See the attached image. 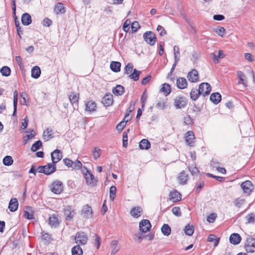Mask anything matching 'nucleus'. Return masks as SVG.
Returning a JSON list of instances; mask_svg holds the SVG:
<instances>
[{"label": "nucleus", "instance_id": "nucleus-64", "mask_svg": "<svg viewBox=\"0 0 255 255\" xmlns=\"http://www.w3.org/2000/svg\"><path fill=\"white\" fill-rule=\"evenodd\" d=\"M52 21L48 18H45L43 20V25L45 26H49L52 24Z\"/></svg>", "mask_w": 255, "mask_h": 255}, {"label": "nucleus", "instance_id": "nucleus-20", "mask_svg": "<svg viewBox=\"0 0 255 255\" xmlns=\"http://www.w3.org/2000/svg\"><path fill=\"white\" fill-rule=\"evenodd\" d=\"M142 209L139 206L132 208L130 211L131 215L135 218L139 217L142 213Z\"/></svg>", "mask_w": 255, "mask_h": 255}, {"label": "nucleus", "instance_id": "nucleus-19", "mask_svg": "<svg viewBox=\"0 0 255 255\" xmlns=\"http://www.w3.org/2000/svg\"><path fill=\"white\" fill-rule=\"evenodd\" d=\"M18 203L16 198H12L10 200L8 209L11 212H15L17 210Z\"/></svg>", "mask_w": 255, "mask_h": 255}, {"label": "nucleus", "instance_id": "nucleus-21", "mask_svg": "<svg viewBox=\"0 0 255 255\" xmlns=\"http://www.w3.org/2000/svg\"><path fill=\"white\" fill-rule=\"evenodd\" d=\"M21 22L24 25H29L32 22L31 17L28 13H24L21 16Z\"/></svg>", "mask_w": 255, "mask_h": 255}, {"label": "nucleus", "instance_id": "nucleus-33", "mask_svg": "<svg viewBox=\"0 0 255 255\" xmlns=\"http://www.w3.org/2000/svg\"><path fill=\"white\" fill-rule=\"evenodd\" d=\"M49 224L52 227H56L59 225L57 217L53 215L49 218Z\"/></svg>", "mask_w": 255, "mask_h": 255}, {"label": "nucleus", "instance_id": "nucleus-16", "mask_svg": "<svg viewBox=\"0 0 255 255\" xmlns=\"http://www.w3.org/2000/svg\"><path fill=\"white\" fill-rule=\"evenodd\" d=\"M102 103L105 106H110L113 103V97L111 94H106L102 99Z\"/></svg>", "mask_w": 255, "mask_h": 255}, {"label": "nucleus", "instance_id": "nucleus-13", "mask_svg": "<svg viewBox=\"0 0 255 255\" xmlns=\"http://www.w3.org/2000/svg\"><path fill=\"white\" fill-rule=\"evenodd\" d=\"M185 141L188 145L192 146V143L194 142L195 136L192 131H188L185 133Z\"/></svg>", "mask_w": 255, "mask_h": 255}, {"label": "nucleus", "instance_id": "nucleus-54", "mask_svg": "<svg viewBox=\"0 0 255 255\" xmlns=\"http://www.w3.org/2000/svg\"><path fill=\"white\" fill-rule=\"evenodd\" d=\"M130 24H131V22L129 19H127L125 21V22L123 24V29L124 30V31H125V32L128 31V30L129 29V26L130 25Z\"/></svg>", "mask_w": 255, "mask_h": 255}, {"label": "nucleus", "instance_id": "nucleus-27", "mask_svg": "<svg viewBox=\"0 0 255 255\" xmlns=\"http://www.w3.org/2000/svg\"><path fill=\"white\" fill-rule=\"evenodd\" d=\"M86 110L90 112H94L96 110V104L92 101H88L86 104Z\"/></svg>", "mask_w": 255, "mask_h": 255}, {"label": "nucleus", "instance_id": "nucleus-42", "mask_svg": "<svg viewBox=\"0 0 255 255\" xmlns=\"http://www.w3.org/2000/svg\"><path fill=\"white\" fill-rule=\"evenodd\" d=\"M102 151L98 147H95L93 149V155L95 159L98 158L101 155Z\"/></svg>", "mask_w": 255, "mask_h": 255}, {"label": "nucleus", "instance_id": "nucleus-26", "mask_svg": "<svg viewBox=\"0 0 255 255\" xmlns=\"http://www.w3.org/2000/svg\"><path fill=\"white\" fill-rule=\"evenodd\" d=\"M160 91L163 93L165 96H168L171 91L170 86L166 83L162 84Z\"/></svg>", "mask_w": 255, "mask_h": 255}, {"label": "nucleus", "instance_id": "nucleus-40", "mask_svg": "<svg viewBox=\"0 0 255 255\" xmlns=\"http://www.w3.org/2000/svg\"><path fill=\"white\" fill-rule=\"evenodd\" d=\"M170 196L171 199H172L173 202L178 201L181 200L180 194L176 191L171 192Z\"/></svg>", "mask_w": 255, "mask_h": 255}, {"label": "nucleus", "instance_id": "nucleus-60", "mask_svg": "<svg viewBox=\"0 0 255 255\" xmlns=\"http://www.w3.org/2000/svg\"><path fill=\"white\" fill-rule=\"evenodd\" d=\"M245 200L241 198H238L235 201L236 206L239 208L241 207L242 205L244 204Z\"/></svg>", "mask_w": 255, "mask_h": 255}, {"label": "nucleus", "instance_id": "nucleus-31", "mask_svg": "<svg viewBox=\"0 0 255 255\" xmlns=\"http://www.w3.org/2000/svg\"><path fill=\"white\" fill-rule=\"evenodd\" d=\"M54 11L56 14H63L65 12V9L63 4L61 2L57 3L55 7Z\"/></svg>", "mask_w": 255, "mask_h": 255}, {"label": "nucleus", "instance_id": "nucleus-8", "mask_svg": "<svg viewBox=\"0 0 255 255\" xmlns=\"http://www.w3.org/2000/svg\"><path fill=\"white\" fill-rule=\"evenodd\" d=\"M139 230L142 233H146L150 230L151 224L149 220L143 219L139 223Z\"/></svg>", "mask_w": 255, "mask_h": 255}, {"label": "nucleus", "instance_id": "nucleus-59", "mask_svg": "<svg viewBox=\"0 0 255 255\" xmlns=\"http://www.w3.org/2000/svg\"><path fill=\"white\" fill-rule=\"evenodd\" d=\"M216 217L217 216L215 213H212L208 216L207 218V221L209 223H212L215 221Z\"/></svg>", "mask_w": 255, "mask_h": 255}, {"label": "nucleus", "instance_id": "nucleus-39", "mask_svg": "<svg viewBox=\"0 0 255 255\" xmlns=\"http://www.w3.org/2000/svg\"><path fill=\"white\" fill-rule=\"evenodd\" d=\"M178 179L180 184H185L188 179V175L185 173V171H183L180 173Z\"/></svg>", "mask_w": 255, "mask_h": 255}, {"label": "nucleus", "instance_id": "nucleus-62", "mask_svg": "<svg viewBox=\"0 0 255 255\" xmlns=\"http://www.w3.org/2000/svg\"><path fill=\"white\" fill-rule=\"evenodd\" d=\"M192 119L190 116L188 115L184 118V123L185 125H189L192 123Z\"/></svg>", "mask_w": 255, "mask_h": 255}, {"label": "nucleus", "instance_id": "nucleus-23", "mask_svg": "<svg viewBox=\"0 0 255 255\" xmlns=\"http://www.w3.org/2000/svg\"><path fill=\"white\" fill-rule=\"evenodd\" d=\"M69 99L72 105L75 104L77 105L79 99V94L71 92L69 96Z\"/></svg>", "mask_w": 255, "mask_h": 255}, {"label": "nucleus", "instance_id": "nucleus-48", "mask_svg": "<svg viewBox=\"0 0 255 255\" xmlns=\"http://www.w3.org/2000/svg\"><path fill=\"white\" fill-rule=\"evenodd\" d=\"M117 188L115 186H112L110 189V198L111 200L113 201L115 198L116 194Z\"/></svg>", "mask_w": 255, "mask_h": 255}, {"label": "nucleus", "instance_id": "nucleus-51", "mask_svg": "<svg viewBox=\"0 0 255 255\" xmlns=\"http://www.w3.org/2000/svg\"><path fill=\"white\" fill-rule=\"evenodd\" d=\"M219 36L223 37L225 33V29L223 27H218L214 30Z\"/></svg>", "mask_w": 255, "mask_h": 255}, {"label": "nucleus", "instance_id": "nucleus-63", "mask_svg": "<svg viewBox=\"0 0 255 255\" xmlns=\"http://www.w3.org/2000/svg\"><path fill=\"white\" fill-rule=\"evenodd\" d=\"M42 238L43 240H45L47 242H49L51 240V235L47 233H43L42 234Z\"/></svg>", "mask_w": 255, "mask_h": 255}, {"label": "nucleus", "instance_id": "nucleus-1", "mask_svg": "<svg viewBox=\"0 0 255 255\" xmlns=\"http://www.w3.org/2000/svg\"><path fill=\"white\" fill-rule=\"evenodd\" d=\"M206 87V91L204 93L203 96L205 97L209 95L211 91V86L208 83H202L199 85V89H192L190 92V98L193 101H196L199 95H201L203 91V88Z\"/></svg>", "mask_w": 255, "mask_h": 255}, {"label": "nucleus", "instance_id": "nucleus-30", "mask_svg": "<svg viewBox=\"0 0 255 255\" xmlns=\"http://www.w3.org/2000/svg\"><path fill=\"white\" fill-rule=\"evenodd\" d=\"M121 64L119 62L112 61L110 64V68L115 72L120 71Z\"/></svg>", "mask_w": 255, "mask_h": 255}, {"label": "nucleus", "instance_id": "nucleus-53", "mask_svg": "<svg viewBox=\"0 0 255 255\" xmlns=\"http://www.w3.org/2000/svg\"><path fill=\"white\" fill-rule=\"evenodd\" d=\"M172 211L173 214L177 217H180L181 216V210L178 207H173L172 209Z\"/></svg>", "mask_w": 255, "mask_h": 255}, {"label": "nucleus", "instance_id": "nucleus-10", "mask_svg": "<svg viewBox=\"0 0 255 255\" xmlns=\"http://www.w3.org/2000/svg\"><path fill=\"white\" fill-rule=\"evenodd\" d=\"M52 161L54 164H56L62 158V154L60 150L59 149H55L51 154Z\"/></svg>", "mask_w": 255, "mask_h": 255}, {"label": "nucleus", "instance_id": "nucleus-32", "mask_svg": "<svg viewBox=\"0 0 255 255\" xmlns=\"http://www.w3.org/2000/svg\"><path fill=\"white\" fill-rule=\"evenodd\" d=\"M237 75L238 78H239L238 84H242L245 87H247V83L245 81L244 79L245 77V75L244 74V73L239 71L237 72Z\"/></svg>", "mask_w": 255, "mask_h": 255}, {"label": "nucleus", "instance_id": "nucleus-36", "mask_svg": "<svg viewBox=\"0 0 255 255\" xmlns=\"http://www.w3.org/2000/svg\"><path fill=\"white\" fill-rule=\"evenodd\" d=\"M141 72L136 69L133 70V72L129 75L128 77L133 80L136 81L139 79V75Z\"/></svg>", "mask_w": 255, "mask_h": 255}, {"label": "nucleus", "instance_id": "nucleus-41", "mask_svg": "<svg viewBox=\"0 0 255 255\" xmlns=\"http://www.w3.org/2000/svg\"><path fill=\"white\" fill-rule=\"evenodd\" d=\"M2 162L4 165L10 166L12 164L13 160L11 156L6 155L3 158Z\"/></svg>", "mask_w": 255, "mask_h": 255}, {"label": "nucleus", "instance_id": "nucleus-5", "mask_svg": "<svg viewBox=\"0 0 255 255\" xmlns=\"http://www.w3.org/2000/svg\"><path fill=\"white\" fill-rule=\"evenodd\" d=\"M174 105L176 109H182L186 106L187 101L185 97L178 96L174 99Z\"/></svg>", "mask_w": 255, "mask_h": 255}, {"label": "nucleus", "instance_id": "nucleus-50", "mask_svg": "<svg viewBox=\"0 0 255 255\" xmlns=\"http://www.w3.org/2000/svg\"><path fill=\"white\" fill-rule=\"evenodd\" d=\"M133 70V65L131 63H128L125 67V74L128 75Z\"/></svg>", "mask_w": 255, "mask_h": 255}, {"label": "nucleus", "instance_id": "nucleus-15", "mask_svg": "<svg viewBox=\"0 0 255 255\" xmlns=\"http://www.w3.org/2000/svg\"><path fill=\"white\" fill-rule=\"evenodd\" d=\"M187 77L191 82H196L199 79L198 72L195 69L192 70L188 74Z\"/></svg>", "mask_w": 255, "mask_h": 255}, {"label": "nucleus", "instance_id": "nucleus-17", "mask_svg": "<svg viewBox=\"0 0 255 255\" xmlns=\"http://www.w3.org/2000/svg\"><path fill=\"white\" fill-rule=\"evenodd\" d=\"M176 85L179 89H183L187 88L188 83L185 78L179 77L177 79Z\"/></svg>", "mask_w": 255, "mask_h": 255}, {"label": "nucleus", "instance_id": "nucleus-9", "mask_svg": "<svg viewBox=\"0 0 255 255\" xmlns=\"http://www.w3.org/2000/svg\"><path fill=\"white\" fill-rule=\"evenodd\" d=\"M81 216L85 218L88 219L92 217V209L88 205H85L81 211Z\"/></svg>", "mask_w": 255, "mask_h": 255}, {"label": "nucleus", "instance_id": "nucleus-52", "mask_svg": "<svg viewBox=\"0 0 255 255\" xmlns=\"http://www.w3.org/2000/svg\"><path fill=\"white\" fill-rule=\"evenodd\" d=\"M82 167V164L80 161L77 159L73 162L72 168L75 170H79Z\"/></svg>", "mask_w": 255, "mask_h": 255}, {"label": "nucleus", "instance_id": "nucleus-45", "mask_svg": "<svg viewBox=\"0 0 255 255\" xmlns=\"http://www.w3.org/2000/svg\"><path fill=\"white\" fill-rule=\"evenodd\" d=\"M27 133H30V134H26L24 137V140L25 141V143L27 142V140L32 138L35 136V131L33 129H28V130L26 131Z\"/></svg>", "mask_w": 255, "mask_h": 255}, {"label": "nucleus", "instance_id": "nucleus-56", "mask_svg": "<svg viewBox=\"0 0 255 255\" xmlns=\"http://www.w3.org/2000/svg\"><path fill=\"white\" fill-rule=\"evenodd\" d=\"M139 27V23L137 21H134L131 24V28L133 32L137 31Z\"/></svg>", "mask_w": 255, "mask_h": 255}, {"label": "nucleus", "instance_id": "nucleus-14", "mask_svg": "<svg viewBox=\"0 0 255 255\" xmlns=\"http://www.w3.org/2000/svg\"><path fill=\"white\" fill-rule=\"evenodd\" d=\"M131 117H129V113H127L125 116L124 121L119 123L116 126L117 130L122 131L126 125V123L129 120H130Z\"/></svg>", "mask_w": 255, "mask_h": 255}, {"label": "nucleus", "instance_id": "nucleus-28", "mask_svg": "<svg viewBox=\"0 0 255 255\" xmlns=\"http://www.w3.org/2000/svg\"><path fill=\"white\" fill-rule=\"evenodd\" d=\"M139 146L141 149H148L150 147V143L147 139H143L139 142Z\"/></svg>", "mask_w": 255, "mask_h": 255}, {"label": "nucleus", "instance_id": "nucleus-25", "mask_svg": "<svg viewBox=\"0 0 255 255\" xmlns=\"http://www.w3.org/2000/svg\"><path fill=\"white\" fill-rule=\"evenodd\" d=\"M125 91L124 87L121 85H118L116 87L113 88V93L116 96H121L123 94Z\"/></svg>", "mask_w": 255, "mask_h": 255}, {"label": "nucleus", "instance_id": "nucleus-34", "mask_svg": "<svg viewBox=\"0 0 255 255\" xmlns=\"http://www.w3.org/2000/svg\"><path fill=\"white\" fill-rule=\"evenodd\" d=\"M24 217L27 219L31 220L34 219V216L31 207H28L26 210L24 212Z\"/></svg>", "mask_w": 255, "mask_h": 255}, {"label": "nucleus", "instance_id": "nucleus-11", "mask_svg": "<svg viewBox=\"0 0 255 255\" xmlns=\"http://www.w3.org/2000/svg\"><path fill=\"white\" fill-rule=\"evenodd\" d=\"M45 174L47 175H49L54 173L56 170V165L55 164H54L52 162L50 163H48L47 164L44 165Z\"/></svg>", "mask_w": 255, "mask_h": 255}, {"label": "nucleus", "instance_id": "nucleus-57", "mask_svg": "<svg viewBox=\"0 0 255 255\" xmlns=\"http://www.w3.org/2000/svg\"><path fill=\"white\" fill-rule=\"evenodd\" d=\"M188 168L189 171L191 172L192 175L197 174L199 172L198 168L196 166H193V165L189 166Z\"/></svg>", "mask_w": 255, "mask_h": 255}, {"label": "nucleus", "instance_id": "nucleus-49", "mask_svg": "<svg viewBox=\"0 0 255 255\" xmlns=\"http://www.w3.org/2000/svg\"><path fill=\"white\" fill-rule=\"evenodd\" d=\"M247 223H254L255 222V214L251 213L246 217Z\"/></svg>", "mask_w": 255, "mask_h": 255}, {"label": "nucleus", "instance_id": "nucleus-35", "mask_svg": "<svg viewBox=\"0 0 255 255\" xmlns=\"http://www.w3.org/2000/svg\"><path fill=\"white\" fill-rule=\"evenodd\" d=\"M118 241L113 240L111 242V246L113 247V249L111 251V255H115L119 251V248L118 247Z\"/></svg>", "mask_w": 255, "mask_h": 255}, {"label": "nucleus", "instance_id": "nucleus-46", "mask_svg": "<svg viewBox=\"0 0 255 255\" xmlns=\"http://www.w3.org/2000/svg\"><path fill=\"white\" fill-rule=\"evenodd\" d=\"M10 69L7 66H3L0 69V73L2 76H8L10 74Z\"/></svg>", "mask_w": 255, "mask_h": 255}, {"label": "nucleus", "instance_id": "nucleus-55", "mask_svg": "<svg viewBox=\"0 0 255 255\" xmlns=\"http://www.w3.org/2000/svg\"><path fill=\"white\" fill-rule=\"evenodd\" d=\"M123 145L124 147L128 146V133L126 131L123 133Z\"/></svg>", "mask_w": 255, "mask_h": 255}, {"label": "nucleus", "instance_id": "nucleus-7", "mask_svg": "<svg viewBox=\"0 0 255 255\" xmlns=\"http://www.w3.org/2000/svg\"><path fill=\"white\" fill-rule=\"evenodd\" d=\"M63 186L62 182L56 180L51 185V190L55 194H59L63 190Z\"/></svg>", "mask_w": 255, "mask_h": 255}, {"label": "nucleus", "instance_id": "nucleus-22", "mask_svg": "<svg viewBox=\"0 0 255 255\" xmlns=\"http://www.w3.org/2000/svg\"><path fill=\"white\" fill-rule=\"evenodd\" d=\"M210 99L213 103L217 104L221 100V95L218 92L214 93L211 95Z\"/></svg>", "mask_w": 255, "mask_h": 255}, {"label": "nucleus", "instance_id": "nucleus-24", "mask_svg": "<svg viewBox=\"0 0 255 255\" xmlns=\"http://www.w3.org/2000/svg\"><path fill=\"white\" fill-rule=\"evenodd\" d=\"M53 130L50 128H47L43 133V138L45 141H48L53 138Z\"/></svg>", "mask_w": 255, "mask_h": 255}, {"label": "nucleus", "instance_id": "nucleus-29", "mask_svg": "<svg viewBox=\"0 0 255 255\" xmlns=\"http://www.w3.org/2000/svg\"><path fill=\"white\" fill-rule=\"evenodd\" d=\"M41 74L40 68L38 66H34L31 69V77L34 79L39 77Z\"/></svg>", "mask_w": 255, "mask_h": 255}, {"label": "nucleus", "instance_id": "nucleus-37", "mask_svg": "<svg viewBox=\"0 0 255 255\" xmlns=\"http://www.w3.org/2000/svg\"><path fill=\"white\" fill-rule=\"evenodd\" d=\"M72 255H82L83 251L79 245L72 248L71 250Z\"/></svg>", "mask_w": 255, "mask_h": 255}, {"label": "nucleus", "instance_id": "nucleus-18", "mask_svg": "<svg viewBox=\"0 0 255 255\" xmlns=\"http://www.w3.org/2000/svg\"><path fill=\"white\" fill-rule=\"evenodd\" d=\"M229 240L231 244L233 245H238L241 241V237L238 234L233 233L230 236Z\"/></svg>", "mask_w": 255, "mask_h": 255}, {"label": "nucleus", "instance_id": "nucleus-38", "mask_svg": "<svg viewBox=\"0 0 255 255\" xmlns=\"http://www.w3.org/2000/svg\"><path fill=\"white\" fill-rule=\"evenodd\" d=\"M161 230L164 236H168L171 234V228L168 224H164L161 227Z\"/></svg>", "mask_w": 255, "mask_h": 255}, {"label": "nucleus", "instance_id": "nucleus-43", "mask_svg": "<svg viewBox=\"0 0 255 255\" xmlns=\"http://www.w3.org/2000/svg\"><path fill=\"white\" fill-rule=\"evenodd\" d=\"M184 231L187 235L192 236L194 233V227L188 224L185 227Z\"/></svg>", "mask_w": 255, "mask_h": 255}, {"label": "nucleus", "instance_id": "nucleus-4", "mask_svg": "<svg viewBox=\"0 0 255 255\" xmlns=\"http://www.w3.org/2000/svg\"><path fill=\"white\" fill-rule=\"evenodd\" d=\"M84 168L86 169L87 172L84 174V177L86 179L87 184L93 187L96 185L97 183V180L95 178L94 175L86 167Z\"/></svg>", "mask_w": 255, "mask_h": 255}, {"label": "nucleus", "instance_id": "nucleus-6", "mask_svg": "<svg viewBox=\"0 0 255 255\" xmlns=\"http://www.w3.org/2000/svg\"><path fill=\"white\" fill-rule=\"evenodd\" d=\"M75 242L81 245H85L88 240L87 235L84 232H78L75 237Z\"/></svg>", "mask_w": 255, "mask_h": 255}, {"label": "nucleus", "instance_id": "nucleus-58", "mask_svg": "<svg viewBox=\"0 0 255 255\" xmlns=\"http://www.w3.org/2000/svg\"><path fill=\"white\" fill-rule=\"evenodd\" d=\"M63 162L64 164L67 166L68 167H72L73 164V161L69 159V158H65L63 159Z\"/></svg>", "mask_w": 255, "mask_h": 255}, {"label": "nucleus", "instance_id": "nucleus-44", "mask_svg": "<svg viewBox=\"0 0 255 255\" xmlns=\"http://www.w3.org/2000/svg\"><path fill=\"white\" fill-rule=\"evenodd\" d=\"M42 142L40 140L36 141L32 144L31 147V150L33 152L37 151L42 146Z\"/></svg>", "mask_w": 255, "mask_h": 255}, {"label": "nucleus", "instance_id": "nucleus-12", "mask_svg": "<svg viewBox=\"0 0 255 255\" xmlns=\"http://www.w3.org/2000/svg\"><path fill=\"white\" fill-rule=\"evenodd\" d=\"M252 183L249 180H247L243 182L241 184V187L243 190L244 193L250 194L252 192Z\"/></svg>", "mask_w": 255, "mask_h": 255}, {"label": "nucleus", "instance_id": "nucleus-2", "mask_svg": "<svg viewBox=\"0 0 255 255\" xmlns=\"http://www.w3.org/2000/svg\"><path fill=\"white\" fill-rule=\"evenodd\" d=\"M245 248L248 253L255 252V239L251 237L247 238Z\"/></svg>", "mask_w": 255, "mask_h": 255}, {"label": "nucleus", "instance_id": "nucleus-3", "mask_svg": "<svg viewBox=\"0 0 255 255\" xmlns=\"http://www.w3.org/2000/svg\"><path fill=\"white\" fill-rule=\"evenodd\" d=\"M144 40L150 45H154L156 41L155 34L152 31H146L143 34Z\"/></svg>", "mask_w": 255, "mask_h": 255}, {"label": "nucleus", "instance_id": "nucleus-61", "mask_svg": "<svg viewBox=\"0 0 255 255\" xmlns=\"http://www.w3.org/2000/svg\"><path fill=\"white\" fill-rule=\"evenodd\" d=\"M157 30L159 32V35L161 36L164 35L166 33L163 27L160 25H158Z\"/></svg>", "mask_w": 255, "mask_h": 255}, {"label": "nucleus", "instance_id": "nucleus-47", "mask_svg": "<svg viewBox=\"0 0 255 255\" xmlns=\"http://www.w3.org/2000/svg\"><path fill=\"white\" fill-rule=\"evenodd\" d=\"M64 213L66 215V220L67 221H71L75 214L73 211H71L68 209L65 210Z\"/></svg>", "mask_w": 255, "mask_h": 255}]
</instances>
